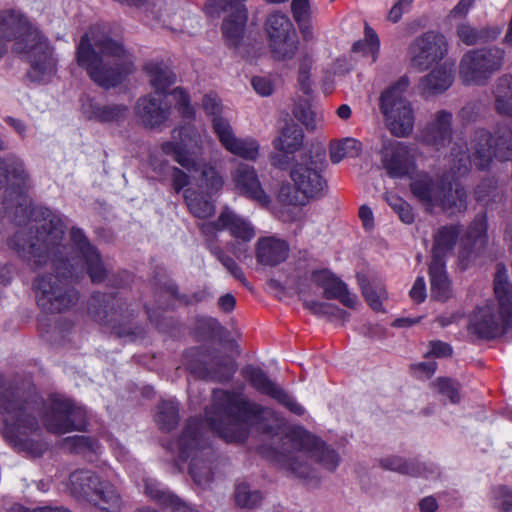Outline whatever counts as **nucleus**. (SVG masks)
I'll return each instance as SVG.
<instances>
[{
	"instance_id": "obj_1",
	"label": "nucleus",
	"mask_w": 512,
	"mask_h": 512,
	"mask_svg": "<svg viewBox=\"0 0 512 512\" xmlns=\"http://www.w3.org/2000/svg\"><path fill=\"white\" fill-rule=\"evenodd\" d=\"M6 186L2 213L17 225H24L11 239V246L29 265L42 267L51 262L56 276L47 274L35 282L38 306L49 313H58L72 307L78 294L69 280L88 274L94 283L106 277V268L97 249L87 240L82 230L72 228L71 245L63 244L66 224L64 219L45 207H32L27 195L30 175L24 161L16 154L0 156V188Z\"/></svg>"
},
{
	"instance_id": "obj_2",
	"label": "nucleus",
	"mask_w": 512,
	"mask_h": 512,
	"mask_svg": "<svg viewBox=\"0 0 512 512\" xmlns=\"http://www.w3.org/2000/svg\"><path fill=\"white\" fill-rule=\"evenodd\" d=\"M281 422L272 408L250 401L241 393L216 389L211 407L206 410L205 423L192 418L183 429L177 440L178 455L181 460L189 462V473L194 482L205 487L212 480L210 459L213 455L205 425L226 442H241L247 437L249 425L272 433Z\"/></svg>"
},
{
	"instance_id": "obj_3",
	"label": "nucleus",
	"mask_w": 512,
	"mask_h": 512,
	"mask_svg": "<svg viewBox=\"0 0 512 512\" xmlns=\"http://www.w3.org/2000/svg\"><path fill=\"white\" fill-rule=\"evenodd\" d=\"M0 416L4 439L16 450L32 457H39L48 449V444L38 438V417L54 434L83 431L88 418L84 407L64 397L51 396L46 402L37 395L25 397L18 386L5 382L1 375Z\"/></svg>"
},
{
	"instance_id": "obj_4",
	"label": "nucleus",
	"mask_w": 512,
	"mask_h": 512,
	"mask_svg": "<svg viewBox=\"0 0 512 512\" xmlns=\"http://www.w3.org/2000/svg\"><path fill=\"white\" fill-rule=\"evenodd\" d=\"M452 114L438 111L433 120L421 132V141L436 151L451 145L449 153L450 169L455 175L466 173L473 162L478 168L488 167L493 157L503 161H512V130L507 126L499 127L494 136L485 129H477L470 138V147L462 138L452 142Z\"/></svg>"
},
{
	"instance_id": "obj_5",
	"label": "nucleus",
	"mask_w": 512,
	"mask_h": 512,
	"mask_svg": "<svg viewBox=\"0 0 512 512\" xmlns=\"http://www.w3.org/2000/svg\"><path fill=\"white\" fill-rule=\"evenodd\" d=\"M12 42V51L29 63L32 81L49 82L57 72L54 47L27 17L16 11L0 13V58Z\"/></svg>"
},
{
	"instance_id": "obj_6",
	"label": "nucleus",
	"mask_w": 512,
	"mask_h": 512,
	"mask_svg": "<svg viewBox=\"0 0 512 512\" xmlns=\"http://www.w3.org/2000/svg\"><path fill=\"white\" fill-rule=\"evenodd\" d=\"M77 64L99 86L118 85L132 71L133 62L122 44L110 38L108 28L92 25L76 47Z\"/></svg>"
},
{
	"instance_id": "obj_7",
	"label": "nucleus",
	"mask_w": 512,
	"mask_h": 512,
	"mask_svg": "<svg viewBox=\"0 0 512 512\" xmlns=\"http://www.w3.org/2000/svg\"><path fill=\"white\" fill-rule=\"evenodd\" d=\"M201 143L197 129L192 125H183L172 130L171 140L163 142L161 150L188 171H200L206 192L212 195L222 189L224 179L215 166L197 160Z\"/></svg>"
},
{
	"instance_id": "obj_8",
	"label": "nucleus",
	"mask_w": 512,
	"mask_h": 512,
	"mask_svg": "<svg viewBox=\"0 0 512 512\" xmlns=\"http://www.w3.org/2000/svg\"><path fill=\"white\" fill-rule=\"evenodd\" d=\"M324 168L323 158L300 155L290 168L294 189L288 185L282 186L278 195L280 201L288 205L302 206L310 200L323 197L327 190V182L322 175Z\"/></svg>"
},
{
	"instance_id": "obj_9",
	"label": "nucleus",
	"mask_w": 512,
	"mask_h": 512,
	"mask_svg": "<svg viewBox=\"0 0 512 512\" xmlns=\"http://www.w3.org/2000/svg\"><path fill=\"white\" fill-rule=\"evenodd\" d=\"M290 444L292 449L283 456L284 465L300 478L310 476L313 463L328 471H334L340 463L333 448L307 431L294 433Z\"/></svg>"
},
{
	"instance_id": "obj_10",
	"label": "nucleus",
	"mask_w": 512,
	"mask_h": 512,
	"mask_svg": "<svg viewBox=\"0 0 512 512\" xmlns=\"http://www.w3.org/2000/svg\"><path fill=\"white\" fill-rule=\"evenodd\" d=\"M412 195L428 210L440 207L454 214L466 208V192L458 184L434 179L426 172H415L410 176Z\"/></svg>"
},
{
	"instance_id": "obj_11",
	"label": "nucleus",
	"mask_w": 512,
	"mask_h": 512,
	"mask_svg": "<svg viewBox=\"0 0 512 512\" xmlns=\"http://www.w3.org/2000/svg\"><path fill=\"white\" fill-rule=\"evenodd\" d=\"M409 85V78L402 76L383 90L379 97V109L386 127L392 135L399 138L409 136L414 129V110L406 97Z\"/></svg>"
},
{
	"instance_id": "obj_12",
	"label": "nucleus",
	"mask_w": 512,
	"mask_h": 512,
	"mask_svg": "<svg viewBox=\"0 0 512 512\" xmlns=\"http://www.w3.org/2000/svg\"><path fill=\"white\" fill-rule=\"evenodd\" d=\"M71 490L77 497H83L99 509L116 512L121 507V498L109 482L101 481L87 470L75 471L70 475Z\"/></svg>"
},
{
	"instance_id": "obj_13",
	"label": "nucleus",
	"mask_w": 512,
	"mask_h": 512,
	"mask_svg": "<svg viewBox=\"0 0 512 512\" xmlns=\"http://www.w3.org/2000/svg\"><path fill=\"white\" fill-rule=\"evenodd\" d=\"M504 51L497 47L467 51L459 63V77L466 85H484L498 71Z\"/></svg>"
},
{
	"instance_id": "obj_14",
	"label": "nucleus",
	"mask_w": 512,
	"mask_h": 512,
	"mask_svg": "<svg viewBox=\"0 0 512 512\" xmlns=\"http://www.w3.org/2000/svg\"><path fill=\"white\" fill-rule=\"evenodd\" d=\"M88 311L101 324L111 327L119 337L135 335L132 319L134 309L115 297L108 298L100 293L94 294L89 302Z\"/></svg>"
},
{
	"instance_id": "obj_15",
	"label": "nucleus",
	"mask_w": 512,
	"mask_h": 512,
	"mask_svg": "<svg viewBox=\"0 0 512 512\" xmlns=\"http://www.w3.org/2000/svg\"><path fill=\"white\" fill-rule=\"evenodd\" d=\"M265 31L274 59L290 60L295 56L299 40L295 27L286 14L278 11L269 14L265 21Z\"/></svg>"
},
{
	"instance_id": "obj_16",
	"label": "nucleus",
	"mask_w": 512,
	"mask_h": 512,
	"mask_svg": "<svg viewBox=\"0 0 512 512\" xmlns=\"http://www.w3.org/2000/svg\"><path fill=\"white\" fill-rule=\"evenodd\" d=\"M448 51L446 38L437 32L428 31L417 37L409 46V57L412 66L426 70L441 61Z\"/></svg>"
},
{
	"instance_id": "obj_17",
	"label": "nucleus",
	"mask_w": 512,
	"mask_h": 512,
	"mask_svg": "<svg viewBox=\"0 0 512 512\" xmlns=\"http://www.w3.org/2000/svg\"><path fill=\"white\" fill-rule=\"evenodd\" d=\"M505 310L499 303L497 307L495 304L478 307L470 318V331L479 338L496 337L506 327L512 325V310L511 315H508Z\"/></svg>"
},
{
	"instance_id": "obj_18",
	"label": "nucleus",
	"mask_w": 512,
	"mask_h": 512,
	"mask_svg": "<svg viewBox=\"0 0 512 512\" xmlns=\"http://www.w3.org/2000/svg\"><path fill=\"white\" fill-rule=\"evenodd\" d=\"M243 378L260 394L266 395L296 415H303L305 409L279 385L273 382L259 367L248 365L241 371Z\"/></svg>"
},
{
	"instance_id": "obj_19",
	"label": "nucleus",
	"mask_w": 512,
	"mask_h": 512,
	"mask_svg": "<svg viewBox=\"0 0 512 512\" xmlns=\"http://www.w3.org/2000/svg\"><path fill=\"white\" fill-rule=\"evenodd\" d=\"M382 165L392 178H403L415 173V148L394 140H386L382 147Z\"/></svg>"
},
{
	"instance_id": "obj_20",
	"label": "nucleus",
	"mask_w": 512,
	"mask_h": 512,
	"mask_svg": "<svg viewBox=\"0 0 512 512\" xmlns=\"http://www.w3.org/2000/svg\"><path fill=\"white\" fill-rule=\"evenodd\" d=\"M214 133L222 147L231 154L248 161H255L259 156V143L252 137L239 138L225 118L214 120Z\"/></svg>"
},
{
	"instance_id": "obj_21",
	"label": "nucleus",
	"mask_w": 512,
	"mask_h": 512,
	"mask_svg": "<svg viewBox=\"0 0 512 512\" xmlns=\"http://www.w3.org/2000/svg\"><path fill=\"white\" fill-rule=\"evenodd\" d=\"M243 0H208L206 5L207 14L214 16L221 10H225L228 4L231 5L232 13L227 17L222 25V31L225 39L231 45H237L242 37L244 27L247 21V11L241 4Z\"/></svg>"
},
{
	"instance_id": "obj_22",
	"label": "nucleus",
	"mask_w": 512,
	"mask_h": 512,
	"mask_svg": "<svg viewBox=\"0 0 512 512\" xmlns=\"http://www.w3.org/2000/svg\"><path fill=\"white\" fill-rule=\"evenodd\" d=\"M164 97L150 93L137 100L134 112L144 127L158 128L169 120L171 105L165 101Z\"/></svg>"
},
{
	"instance_id": "obj_23",
	"label": "nucleus",
	"mask_w": 512,
	"mask_h": 512,
	"mask_svg": "<svg viewBox=\"0 0 512 512\" xmlns=\"http://www.w3.org/2000/svg\"><path fill=\"white\" fill-rule=\"evenodd\" d=\"M231 180L240 193L261 206H267L270 203V197L263 190L253 166L239 162L231 171Z\"/></svg>"
},
{
	"instance_id": "obj_24",
	"label": "nucleus",
	"mask_w": 512,
	"mask_h": 512,
	"mask_svg": "<svg viewBox=\"0 0 512 512\" xmlns=\"http://www.w3.org/2000/svg\"><path fill=\"white\" fill-rule=\"evenodd\" d=\"M311 282L324 291L327 299H337L348 308H356L358 298L348 291L347 285L327 269L315 270L311 273Z\"/></svg>"
},
{
	"instance_id": "obj_25",
	"label": "nucleus",
	"mask_w": 512,
	"mask_h": 512,
	"mask_svg": "<svg viewBox=\"0 0 512 512\" xmlns=\"http://www.w3.org/2000/svg\"><path fill=\"white\" fill-rule=\"evenodd\" d=\"M187 368L195 376L218 382L229 381L236 371L235 361L229 356H214L209 362L190 361Z\"/></svg>"
},
{
	"instance_id": "obj_26",
	"label": "nucleus",
	"mask_w": 512,
	"mask_h": 512,
	"mask_svg": "<svg viewBox=\"0 0 512 512\" xmlns=\"http://www.w3.org/2000/svg\"><path fill=\"white\" fill-rule=\"evenodd\" d=\"M81 112L85 119L103 124H119L129 113L125 104H101L90 97L82 99Z\"/></svg>"
},
{
	"instance_id": "obj_27",
	"label": "nucleus",
	"mask_w": 512,
	"mask_h": 512,
	"mask_svg": "<svg viewBox=\"0 0 512 512\" xmlns=\"http://www.w3.org/2000/svg\"><path fill=\"white\" fill-rule=\"evenodd\" d=\"M487 242V219L485 214H478L472 221L465 237L461 240L462 248L459 252L461 262L468 260L472 249L480 251Z\"/></svg>"
},
{
	"instance_id": "obj_28",
	"label": "nucleus",
	"mask_w": 512,
	"mask_h": 512,
	"mask_svg": "<svg viewBox=\"0 0 512 512\" xmlns=\"http://www.w3.org/2000/svg\"><path fill=\"white\" fill-rule=\"evenodd\" d=\"M379 463L386 470L414 477H429L436 472V467L432 464L421 463L416 459H405L397 455L384 457Z\"/></svg>"
},
{
	"instance_id": "obj_29",
	"label": "nucleus",
	"mask_w": 512,
	"mask_h": 512,
	"mask_svg": "<svg viewBox=\"0 0 512 512\" xmlns=\"http://www.w3.org/2000/svg\"><path fill=\"white\" fill-rule=\"evenodd\" d=\"M288 253V244L273 236L261 238L257 242L256 257L263 265H277L286 260Z\"/></svg>"
},
{
	"instance_id": "obj_30",
	"label": "nucleus",
	"mask_w": 512,
	"mask_h": 512,
	"mask_svg": "<svg viewBox=\"0 0 512 512\" xmlns=\"http://www.w3.org/2000/svg\"><path fill=\"white\" fill-rule=\"evenodd\" d=\"M460 234L457 225H447L439 228L434 234L432 261L445 262L452 254Z\"/></svg>"
},
{
	"instance_id": "obj_31",
	"label": "nucleus",
	"mask_w": 512,
	"mask_h": 512,
	"mask_svg": "<svg viewBox=\"0 0 512 512\" xmlns=\"http://www.w3.org/2000/svg\"><path fill=\"white\" fill-rule=\"evenodd\" d=\"M429 276L433 299L444 302L452 297L451 283L446 273V262L431 261Z\"/></svg>"
},
{
	"instance_id": "obj_32",
	"label": "nucleus",
	"mask_w": 512,
	"mask_h": 512,
	"mask_svg": "<svg viewBox=\"0 0 512 512\" xmlns=\"http://www.w3.org/2000/svg\"><path fill=\"white\" fill-rule=\"evenodd\" d=\"M453 83L452 65H441L420 81V88L424 93L437 94L447 90Z\"/></svg>"
},
{
	"instance_id": "obj_33",
	"label": "nucleus",
	"mask_w": 512,
	"mask_h": 512,
	"mask_svg": "<svg viewBox=\"0 0 512 512\" xmlns=\"http://www.w3.org/2000/svg\"><path fill=\"white\" fill-rule=\"evenodd\" d=\"M219 222L222 228L227 229L233 237L243 242H249L255 236L254 227L250 222L229 209H224L220 213Z\"/></svg>"
},
{
	"instance_id": "obj_34",
	"label": "nucleus",
	"mask_w": 512,
	"mask_h": 512,
	"mask_svg": "<svg viewBox=\"0 0 512 512\" xmlns=\"http://www.w3.org/2000/svg\"><path fill=\"white\" fill-rule=\"evenodd\" d=\"M144 70L155 94L166 96L167 90L175 82V75L171 69L162 62H149Z\"/></svg>"
},
{
	"instance_id": "obj_35",
	"label": "nucleus",
	"mask_w": 512,
	"mask_h": 512,
	"mask_svg": "<svg viewBox=\"0 0 512 512\" xmlns=\"http://www.w3.org/2000/svg\"><path fill=\"white\" fill-rule=\"evenodd\" d=\"M494 109L502 116L512 117V75L497 79L492 89Z\"/></svg>"
},
{
	"instance_id": "obj_36",
	"label": "nucleus",
	"mask_w": 512,
	"mask_h": 512,
	"mask_svg": "<svg viewBox=\"0 0 512 512\" xmlns=\"http://www.w3.org/2000/svg\"><path fill=\"white\" fill-rule=\"evenodd\" d=\"M304 134L295 123L287 124L281 134L273 141V146L278 152L287 154L296 153L303 144Z\"/></svg>"
},
{
	"instance_id": "obj_37",
	"label": "nucleus",
	"mask_w": 512,
	"mask_h": 512,
	"mask_svg": "<svg viewBox=\"0 0 512 512\" xmlns=\"http://www.w3.org/2000/svg\"><path fill=\"white\" fill-rule=\"evenodd\" d=\"M494 292L500 306L511 315L512 295L509 290L508 271L504 265L499 264L494 278Z\"/></svg>"
},
{
	"instance_id": "obj_38",
	"label": "nucleus",
	"mask_w": 512,
	"mask_h": 512,
	"mask_svg": "<svg viewBox=\"0 0 512 512\" xmlns=\"http://www.w3.org/2000/svg\"><path fill=\"white\" fill-rule=\"evenodd\" d=\"M352 50L363 57L370 58L372 63L377 60L380 51V40L374 29L367 23L364 26V38L355 42Z\"/></svg>"
},
{
	"instance_id": "obj_39",
	"label": "nucleus",
	"mask_w": 512,
	"mask_h": 512,
	"mask_svg": "<svg viewBox=\"0 0 512 512\" xmlns=\"http://www.w3.org/2000/svg\"><path fill=\"white\" fill-rule=\"evenodd\" d=\"M362 150L361 143L355 138L347 137L330 144V160L337 164L345 157H357Z\"/></svg>"
},
{
	"instance_id": "obj_40",
	"label": "nucleus",
	"mask_w": 512,
	"mask_h": 512,
	"mask_svg": "<svg viewBox=\"0 0 512 512\" xmlns=\"http://www.w3.org/2000/svg\"><path fill=\"white\" fill-rule=\"evenodd\" d=\"M179 421L178 403L173 400H164L158 407L156 422L163 431H170Z\"/></svg>"
},
{
	"instance_id": "obj_41",
	"label": "nucleus",
	"mask_w": 512,
	"mask_h": 512,
	"mask_svg": "<svg viewBox=\"0 0 512 512\" xmlns=\"http://www.w3.org/2000/svg\"><path fill=\"white\" fill-rule=\"evenodd\" d=\"M184 198L190 212L197 218H208L215 212V205L211 201L199 197L191 189L184 191Z\"/></svg>"
},
{
	"instance_id": "obj_42",
	"label": "nucleus",
	"mask_w": 512,
	"mask_h": 512,
	"mask_svg": "<svg viewBox=\"0 0 512 512\" xmlns=\"http://www.w3.org/2000/svg\"><path fill=\"white\" fill-rule=\"evenodd\" d=\"M305 308L318 316H326L331 320L338 319L344 321L348 313L334 304L320 301H304Z\"/></svg>"
},
{
	"instance_id": "obj_43",
	"label": "nucleus",
	"mask_w": 512,
	"mask_h": 512,
	"mask_svg": "<svg viewBox=\"0 0 512 512\" xmlns=\"http://www.w3.org/2000/svg\"><path fill=\"white\" fill-rule=\"evenodd\" d=\"M234 497L236 504L242 508H254L263 498L259 490L252 489L246 483L236 486Z\"/></svg>"
},
{
	"instance_id": "obj_44",
	"label": "nucleus",
	"mask_w": 512,
	"mask_h": 512,
	"mask_svg": "<svg viewBox=\"0 0 512 512\" xmlns=\"http://www.w3.org/2000/svg\"><path fill=\"white\" fill-rule=\"evenodd\" d=\"M64 448L75 453H98L99 444L97 441L83 435L67 437L63 440Z\"/></svg>"
},
{
	"instance_id": "obj_45",
	"label": "nucleus",
	"mask_w": 512,
	"mask_h": 512,
	"mask_svg": "<svg viewBox=\"0 0 512 512\" xmlns=\"http://www.w3.org/2000/svg\"><path fill=\"white\" fill-rule=\"evenodd\" d=\"M211 253L218 259V261L231 273L237 280L245 283L246 279L242 269L237 263L228 255H226L219 247L215 246L212 242L209 243Z\"/></svg>"
},
{
	"instance_id": "obj_46",
	"label": "nucleus",
	"mask_w": 512,
	"mask_h": 512,
	"mask_svg": "<svg viewBox=\"0 0 512 512\" xmlns=\"http://www.w3.org/2000/svg\"><path fill=\"white\" fill-rule=\"evenodd\" d=\"M386 200L389 206L398 214L402 222L407 224L413 222L414 214L409 203L394 194H388Z\"/></svg>"
},
{
	"instance_id": "obj_47",
	"label": "nucleus",
	"mask_w": 512,
	"mask_h": 512,
	"mask_svg": "<svg viewBox=\"0 0 512 512\" xmlns=\"http://www.w3.org/2000/svg\"><path fill=\"white\" fill-rule=\"evenodd\" d=\"M362 293L369 306L375 310H382V301L386 298V291L381 285L373 286L371 284L361 283Z\"/></svg>"
},
{
	"instance_id": "obj_48",
	"label": "nucleus",
	"mask_w": 512,
	"mask_h": 512,
	"mask_svg": "<svg viewBox=\"0 0 512 512\" xmlns=\"http://www.w3.org/2000/svg\"><path fill=\"white\" fill-rule=\"evenodd\" d=\"M457 35L468 46L477 44L487 38L485 31H478L466 23H462L457 27Z\"/></svg>"
},
{
	"instance_id": "obj_49",
	"label": "nucleus",
	"mask_w": 512,
	"mask_h": 512,
	"mask_svg": "<svg viewBox=\"0 0 512 512\" xmlns=\"http://www.w3.org/2000/svg\"><path fill=\"white\" fill-rule=\"evenodd\" d=\"M172 95L176 102V108L178 112L187 119L194 117L195 111L193 106L190 104V98L188 94L181 88L173 90Z\"/></svg>"
},
{
	"instance_id": "obj_50",
	"label": "nucleus",
	"mask_w": 512,
	"mask_h": 512,
	"mask_svg": "<svg viewBox=\"0 0 512 512\" xmlns=\"http://www.w3.org/2000/svg\"><path fill=\"white\" fill-rule=\"evenodd\" d=\"M438 392L449 398L450 402L455 404L460 401L459 385L449 378H439L436 382Z\"/></svg>"
},
{
	"instance_id": "obj_51",
	"label": "nucleus",
	"mask_w": 512,
	"mask_h": 512,
	"mask_svg": "<svg viewBox=\"0 0 512 512\" xmlns=\"http://www.w3.org/2000/svg\"><path fill=\"white\" fill-rule=\"evenodd\" d=\"M202 107L207 115L212 116V124L216 118H223L220 114L222 112V105L218 97L214 94H206L202 100Z\"/></svg>"
},
{
	"instance_id": "obj_52",
	"label": "nucleus",
	"mask_w": 512,
	"mask_h": 512,
	"mask_svg": "<svg viewBox=\"0 0 512 512\" xmlns=\"http://www.w3.org/2000/svg\"><path fill=\"white\" fill-rule=\"evenodd\" d=\"M493 495L501 510L505 512L512 510V490L505 486H499L494 489Z\"/></svg>"
},
{
	"instance_id": "obj_53",
	"label": "nucleus",
	"mask_w": 512,
	"mask_h": 512,
	"mask_svg": "<svg viewBox=\"0 0 512 512\" xmlns=\"http://www.w3.org/2000/svg\"><path fill=\"white\" fill-rule=\"evenodd\" d=\"M255 92L263 97L270 96L274 91V83L268 77L256 76L251 80Z\"/></svg>"
},
{
	"instance_id": "obj_54",
	"label": "nucleus",
	"mask_w": 512,
	"mask_h": 512,
	"mask_svg": "<svg viewBox=\"0 0 512 512\" xmlns=\"http://www.w3.org/2000/svg\"><path fill=\"white\" fill-rule=\"evenodd\" d=\"M412 3L413 0H398L390 9L387 19L392 23H397L402 15L410 10Z\"/></svg>"
},
{
	"instance_id": "obj_55",
	"label": "nucleus",
	"mask_w": 512,
	"mask_h": 512,
	"mask_svg": "<svg viewBox=\"0 0 512 512\" xmlns=\"http://www.w3.org/2000/svg\"><path fill=\"white\" fill-rule=\"evenodd\" d=\"M171 183L176 193H179L190 183V178L183 170L177 167L171 169Z\"/></svg>"
},
{
	"instance_id": "obj_56",
	"label": "nucleus",
	"mask_w": 512,
	"mask_h": 512,
	"mask_svg": "<svg viewBox=\"0 0 512 512\" xmlns=\"http://www.w3.org/2000/svg\"><path fill=\"white\" fill-rule=\"evenodd\" d=\"M411 299L416 303H421L426 299V283L423 276H418L409 292Z\"/></svg>"
},
{
	"instance_id": "obj_57",
	"label": "nucleus",
	"mask_w": 512,
	"mask_h": 512,
	"mask_svg": "<svg viewBox=\"0 0 512 512\" xmlns=\"http://www.w3.org/2000/svg\"><path fill=\"white\" fill-rule=\"evenodd\" d=\"M308 10H309L308 0H292L291 11H292L293 18L297 23H300L307 17Z\"/></svg>"
},
{
	"instance_id": "obj_58",
	"label": "nucleus",
	"mask_w": 512,
	"mask_h": 512,
	"mask_svg": "<svg viewBox=\"0 0 512 512\" xmlns=\"http://www.w3.org/2000/svg\"><path fill=\"white\" fill-rule=\"evenodd\" d=\"M199 227L209 242H211L216 237L219 231L224 229L222 228L219 219L215 222L202 223Z\"/></svg>"
},
{
	"instance_id": "obj_59",
	"label": "nucleus",
	"mask_w": 512,
	"mask_h": 512,
	"mask_svg": "<svg viewBox=\"0 0 512 512\" xmlns=\"http://www.w3.org/2000/svg\"><path fill=\"white\" fill-rule=\"evenodd\" d=\"M495 189L493 180H486L479 184L475 190L478 201L484 202L487 196H490Z\"/></svg>"
},
{
	"instance_id": "obj_60",
	"label": "nucleus",
	"mask_w": 512,
	"mask_h": 512,
	"mask_svg": "<svg viewBox=\"0 0 512 512\" xmlns=\"http://www.w3.org/2000/svg\"><path fill=\"white\" fill-rule=\"evenodd\" d=\"M428 353L436 357H446L451 355L452 349L447 343L433 341L430 343V351Z\"/></svg>"
},
{
	"instance_id": "obj_61",
	"label": "nucleus",
	"mask_w": 512,
	"mask_h": 512,
	"mask_svg": "<svg viewBox=\"0 0 512 512\" xmlns=\"http://www.w3.org/2000/svg\"><path fill=\"white\" fill-rule=\"evenodd\" d=\"M359 218L362 221V224L366 230H370L374 226V217L372 210L366 206L363 205L359 209Z\"/></svg>"
},
{
	"instance_id": "obj_62",
	"label": "nucleus",
	"mask_w": 512,
	"mask_h": 512,
	"mask_svg": "<svg viewBox=\"0 0 512 512\" xmlns=\"http://www.w3.org/2000/svg\"><path fill=\"white\" fill-rule=\"evenodd\" d=\"M290 154L279 152L271 156L272 166L286 170L290 166Z\"/></svg>"
},
{
	"instance_id": "obj_63",
	"label": "nucleus",
	"mask_w": 512,
	"mask_h": 512,
	"mask_svg": "<svg viewBox=\"0 0 512 512\" xmlns=\"http://www.w3.org/2000/svg\"><path fill=\"white\" fill-rule=\"evenodd\" d=\"M472 5L473 2L470 0H460L458 4L451 10L450 16L453 18L464 17Z\"/></svg>"
},
{
	"instance_id": "obj_64",
	"label": "nucleus",
	"mask_w": 512,
	"mask_h": 512,
	"mask_svg": "<svg viewBox=\"0 0 512 512\" xmlns=\"http://www.w3.org/2000/svg\"><path fill=\"white\" fill-rule=\"evenodd\" d=\"M420 512H437L438 502L433 496H427L418 503Z\"/></svg>"
}]
</instances>
